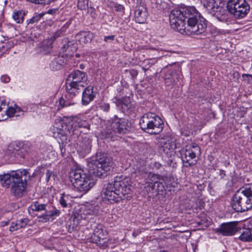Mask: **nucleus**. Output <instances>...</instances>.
<instances>
[{
    "label": "nucleus",
    "mask_w": 252,
    "mask_h": 252,
    "mask_svg": "<svg viewBox=\"0 0 252 252\" xmlns=\"http://www.w3.org/2000/svg\"><path fill=\"white\" fill-rule=\"evenodd\" d=\"M159 252H168L166 251H160Z\"/></svg>",
    "instance_id": "obj_55"
},
{
    "label": "nucleus",
    "mask_w": 252,
    "mask_h": 252,
    "mask_svg": "<svg viewBox=\"0 0 252 252\" xmlns=\"http://www.w3.org/2000/svg\"><path fill=\"white\" fill-rule=\"evenodd\" d=\"M0 80L3 83H8L10 81V79L8 76L5 75L1 76Z\"/></svg>",
    "instance_id": "obj_46"
},
{
    "label": "nucleus",
    "mask_w": 252,
    "mask_h": 252,
    "mask_svg": "<svg viewBox=\"0 0 252 252\" xmlns=\"http://www.w3.org/2000/svg\"><path fill=\"white\" fill-rule=\"evenodd\" d=\"M60 214V211L54 206L51 205H47V209H46L45 214L41 216L40 218H43L45 221L49 220L50 218H54L58 217Z\"/></svg>",
    "instance_id": "obj_25"
},
{
    "label": "nucleus",
    "mask_w": 252,
    "mask_h": 252,
    "mask_svg": "<svg viewBox=\"0 0 252 252\" xmlns=\"http://www.w3.org/2000/svg\"><path fill=\"white\" fill-rule=\"evenodd\" d=\"M148 16L146 7L136 6L134 13L135 20L136 23L143 24L145 22Z\"/></svg>",
    "instance_id": "obj_21"
},
{
    "label": "nucleus",
    "mask_w": 252,
    "mask_h": 252,
    "mask_svg": "<svg viewBox=\"0 0 252 252\" xmlns=\"http://www.w3.org/2000/svg\"><path fill=\"white\" fill-rule=\"evenodd\" d=\"M2 223H3V225H6L9 223V221H3Z\"/></svg>",
    "instance_id": "obj_54"
},
{
    "label": "nucleus",
    "mask_w": 252,
    "mask_h": 252,
    "mask_svg": "<svg viewBox=\"0 0 252 252\" xmlns=\"http://www.w3.org/2000/svg\"><path fill=\"white\" fill-rule=\"evenodd\" d=\"M20 171H12L10 174H4L0 175V182L3 187L8 188L10 184L13 182V179H15L17 176H15L14 173H20Z\"/></svg>",
    "instance_id": "obj_24"
},
{
    "label": "nucleus",
    "mask_w": 252,
    "mask_h": 252,
    "mask_svg": "<svg viewBox=\"0 0 252 252\" xmlns=\"http://www.w3.org/2000/svg\"><path fill=\"white\" fill-rule=\"evenodd\" d=\"M130 73L132 77H135L138 74V72L136 70L132 69L130 71Z\"/></svg>",
    "instance_id": "obj_51"
},
{
    "label": "nucleus",
    "mask_w": 252,
    "mask_h": 252,
    "mask_svg": "<svg viewBox=\"0 0 252 252\" xmlns=\"http://www.w3.org/2000/svg\"><path fill=\"white\" fill-rule=\"evenodd\" d=\"M67 92V94L65 96V99L61 98L59 101V105L62 108L68 107L76 103V102L73 98L75 95H73L68 92Z\"/></svg>",
    "instance_id": "obj_26"
},
{
    "label": "nucleus",
    "mask_w": 252,
    "mask_h": 252,
    "mask_svg": "<svg viewBox=\"0 0 252 252\" xmlns=\"http://www.w3.org/2000/svg\"><path fill=\"white\" fill-rule=\"evenodd\" d=\"M25 15V12L23 10H15L12 13V17L16 23L22 24L24 21Z\"/></svg>",
    "instance_id": "obj_30"
},
{
    "label": "nucleus",
    "mask_w": 252,
    "mask_h": 252,
    "mask_svg": "<svg viewBox=\"0 0 252 252\" xmlns=\"http://www.w3.org/2000/svg\"><path fill=\"white\" fill-rule=\"evenodd\" d=\"M226 8L229 13L235 18L241 19L248 14L250 6L246 0H229L227 3Z\"/></svg>",
    "instance_id": "obj_10"
},
{
    "label": "nucleus",
    "mask_w": 252,
    "mask_h": 252,
    "mask_svg": "<svg viewBox=\"0 0 252 252\" xmlns=\"http://www.w3.org/2000/svg\"><path fill=\"white\" fill-rule=\"evenodd\" d=\"M52 174V172L49 170H47L46 173V180L47 182H48L50 180L51 176Z\"/></svg>",
    "instance_id": "obj_47"
},
{
    "label": "nucleus",
    "mask_w": 252,
    "mask_h": 252,
    "mask_svg": "<svg viewBox=\"0 0 252 252\" xmlns=\"http://www.w3.org/2000/svg\"><path fill=\"white\" fill-rule=\"evenodd\" d=\"M44 15V13L35 14L32 18L26 21L27 24L28 25L30 24H33L36 22H37L43 17Z\"/></svg>",
    "instance_id": "obj_38"
},
{
    "label": "nucleus",
    "mask_w": 252,
    "mask_h": 252,
    "mask_svg": "<svg viewBox=\"0 0 252 252\" xmlns=\"http://www.w3.org/2000/svg\"><path fill=\"white\" fill-rule=\"evenodd\" d=\"M64 31L62 29H60L58 30L57 32H54L53 34L50 37V38L47 39V43L49 46L51 44H52L53 42L59 37L62 36L63 34ZM49 49H50V46H49Z\"/></svg>",
    "instance_id": "obj_35"
},
{
    "label": "nucleus",
    "mask_w": 252,
    "mask_h": 252,
    "mask_svg": "<svg viewBox=\"0 0 252 252\" xmlns=\"http://www.w3.org/2000/svg\"><path fill=\"white\" fill-rule=\"evenodd\" d=\"M64 63V59L62 57L55 58L50 64L51 69L53 70L60 69Z\"/></svg>",
    "instance_id": "obj_29"
},
{
    "label": "nucleus",
    "mask_w": 252,
    "mask_h": 252,
    "mask_svg": "<svg viewBox=\"0 0 252 252\" xmlns=\"http://www.w3.org/2000/svg\"><path fill=\"white\" fill-rule=\"evenodd\" d=\"M47 39L44 40L42 44L41 47V50L40 51L42 52L44 54H47L48 53H50L52 52V44H51L50 45V49L49 50V46L47 43Z\"/></svg>",
    "instance_id": "obj_37"
},
{
    "label": "nucleus",
    "mask_w": 252,
    "mask_h": 252,
    "mask_svg": "<svg viewBox=\"0 0 252 252\" xmlns=\"http://www.w3.org/2000/svg\"><path fill=\"white\" fill-rule=\"evenodd\" d=\"M129 182L130 180L127 177H115L113 183H107L104 185L101 191L102 198L111 204L118 203L125 195L130 193Z\"/></svg>",
    "instance_id": "obj_2"
},
{
    "label": "nucleus",
    "mask_w": 252,
    "mask_h": 252,
    "mask_svg": "<svg viewBox=\"0 0 252 252\" xmlns=\"http://www.w3.org/2000/svg\"><path fill=\"white\" fill-rule=\"evenodd\" d=\"M22 144L14 142L9 144L6 152V155L10 158H14L24 157L26 150L22 148Z\"/></svg>",
    "instance_id": "obj_15"
},
{
    "label": "nucleus",
    "mask_w": 252,
    "mask_h": 252,
    "mask_svg": "<svg viewBox=\"0 0 252 252\" xmlns=\"http://www.w3.org/2000/svg\"><path fill=\"white\" fill-rule=\"evenodd\" d=\"M94 37L93 33L90 31H81L75 37L76 40L82 45L90 42Z\"/></svg>",
    "instance_id": "obj_22"
},
{
    "label": "nucleus",
    "mask_w": 252,
    "mask_h": 252,
    "mask_svg": "<svg viewBox=\"0 0 252 252\" xmlns=\"http://www.w3.org/2000/svg\"><path fill=\"white\" fill-rule=\"evenodd\" d=\"M50 130L52 133V136L58 140L61 155L63 157L64 153L65 152L64 146L67 141L66 134L63 128L54 126L51 127Z\"/></svg>",
    "instance_id": "obj_14"
},
{
    "label": "nucleus",
    "mask_w": 252,
    "mask_h": 252,
    "mask_svg": "<svg viewBox=\"0 0 252 252\" xmlns=\"http://www.w3.org/2000/svg\"><path fill=\"white\" fill-rule=\"evenodd\" d=\"M29 221V220L27 218L18 220L12 223L9 227V230L10 231H14L20 228L25 227Z\"/></svg>",
    "instance_id": "obj_28"
},
{
    "label": "nucleus",
    "mask_w": 252,
    "mask_h": 252,
    "mask_svg": "<svg viewBox=\"0 0 252 252\" xmlns=\"http://www.w3.org/2000/svg\"><path fill=\"white\" fill-rule=\"evenodd\" d=\"M67 129L70 135L75 138L81 132L87 133L90 130V125L84 117L75 116L69 120Z\"/></svg>",
    "instance_id": "obj_11"
},
{
    "label": "nucleus",
    "mask_w": 252,
    "mask_h": 252,
    "mask_svg": "<svg viewBox=\"0 0 252 252\" xmlns=\"http://www.w3.org/2000/svg\"><path fill=\"white\" fill-rule=\"evenodd\" d=\"M93 175L85 173L80 168L72 169L69 172V180L73 186L81 191L85 192L94 187L95 181L92 177Z\"/></svg>",
    "instance_id": "obj_4"
},
{
    "label": "nucleus",
    "mask_w": 252,
    "mask_h": 252,
    "mask_svg": "<svg viewBox=\"0 0 252 252\" xmlns=\"http://www.w3.org/2000/svg\"><path fill=\"white\" fill-rule=\"evenodd\" d=\"M174 76L175 73L173 71L171 70H167L164 75L165 83L166 85L170 86L175 83Z\"/></svg>",
    "instance_id": "obj_32"
},
{
    "label": "nucleus",
    "mask_w": 252,
    "mask_h": 252,
    "mask_svg": "<svg viewBox=\"0 0 252 252\" xmlns=\"http://www.w3.org/2000/svg\"><path fill=\"white\" fill-rule=\"evenodd\" d=\"M160 151H162L168 158H171L175 155L174 150L169 149V148H160Z\"/></svg>",
    "instance_id": "obj_43"
},
{
    "label": "nucleus",
    "mask_w": 252,
    "mask_h": 252,
    "mask_svg": "<svg viewBox=\"0 0 252 252\" xmlns=\"http://www.w3.org/2000/svg\"><path fill=\"white\" fill-rule=\"evenodd\" d=\"M28 172L23 170L20 173H14L17 177L13 179V182L11 187V194L16 197H21L27 187V175Z\"/></svg>",
    "instance_id": "obj_12"
},
{
    "label": "nucleus",
    "mask_w": 252,
    "mask_h": 252,
    "mask_svg": "<svg viewBox=\"0 0 252 252\" xmlns=\"http://www.w3.org/2000/svg\"><path fill=\"white\" fill-rule=\"evenodd\" d=\"M80 66H80V68H82V67H83V65H82V64H80Z\"/></svg>",
    "instance_id": "obj_60"
},
{
    "label": "nucleus",
    "mask_w": 252,
    "mask_h": 252,
    "mask_svg": "<svg viewBox=\"0 0 252 252\" xmlns=\"http://www.w3.org/2000/svg\"><path fill=\"white\" fill-rule=\"evenodd\" d=\"M5 109H6L3 112V115H6L7 116L5 120L7 119L9 117H12L14 116H20V113L22 112L21 108L16 105H15L14 107H7L6 106Z\"/></svg>",
    "instance_id": "obj_27"
},
{
    "label": "nucleus",
    "mask_w": 252,
    "mask_h": 252,
    "mask_svg": "<svg viewBox=\"0 0 252 252\" xmlns=\"http://www.w3.org/2000/svg\"><path fill=\"white\" fill-rule=\"evenodd\" d=\"M92 139L87 136L82 138L78 145L77 152L83 157L90 153L92 148Z\"/></svg>",
    "instance_id": "obj_18"
},
{
    "label": "nucleus",
    "mask_w": 252,
    "mask_h": 252,
    "mask_svg": "<svg viewBox=\"0 0 252 252\" xmlns=\"http://www.w3.org/2000/svg\"><path fill=\"white\" fill-rule=\"evenodd\" d=\"M211 15L215 17L219 21L222 22H230L231 20L230 14L229 13L227 9L220 6L217 7L215 10H213Z\"/></svg>",
    "instance_id": "obj_17"
},
{
    "label": "nucleus",
    "mask_w": 252,
    "mask_h": 252,
    "mask_svg": "<svg viewBox=\"0 0 252 252\" xmlns=\"http://www.w3.org/2000/svg\"><path fill=\"white\" fill-rule=\"evenodd\" d=\"M87 8H88V12H90L91 13H93L95 10V9L92 6H90L89 8V7H87Z\"/></svg>",
    "instance_id": "obj_53"
},
{
    "label": "nucleus",
    "mask_w": 252,
    "mask_h": 252,
    "mask_svg": "<svg viewBox=\"0 0 252 252\" xmlns=\"http://www.w3.org/2000/svg\"><path fill=\"white\" fill-rule=\"evenodd\" d=\"M80 66H80V68H82V67H83V65H82V64H80Z\"/></svg>",
    "instance_id": "obj_58"
},
{
    "label": "nucleus",
    "mask_w": 252,
    "mask_h": 252,
    "mask_svg": "<svg viewBox=\"0 0 252 252\" xmlns=\"http://www.w3.org/2000/svg\"><path fill=\"white\" fill-rule=\"evenodd\" d=\"M58 12V9H57V8L49 9L47 11V13L52 14V15L55 14Z\"/></svg>",
    "instance_id": "obj_48"
},
{
    "label": "nucleus",
    "mask_w": 252,
    "mask_h": 252,
    "mask_svg": "<svg viewBox=\"0 0 252 252\" xmlns=\"http://www.w3.org/2000/svg\"><path fill=\"white\" fill-rule=\"evenodd\" d=\"M156 51L158 52L157 56L158 57H162L164 56V52L161 49L158 48L157 49H156Z\"/></svg>",
    "instance_id": "obj_49"
},
{
    "label": "nucleus",
    "mask_w": 252,
    "mask_h": 252,
    "mask_svg": "<svg viewBox=\"0 0 252 252\" xmlns=\"http://www.w3.org/2000/svg\"><path fill=\"white\" fill-rule=\"evenodd\" d=\"M71 201L70 196L64 193L62 194L59 200L60 204L63 207H67L68 205H70Z\"/></svg>",
    "instance_id": "obj_36"
},
{
    "label": "nucleus",
    "mask_w": 252,
    "mask_h": 252,
    "mask_svg": "<svg viewBox=\"0 0 252 252\" xmlns=\"http://www.w3.org/2000/svg\"><path fill=\"white\" fill-rule=\"evenodd\" d=\"M165 184L169 187H175L177 186V183L174 181L172 177L167 178L165 181L160 175L150 173L146 179L144 188L148 192H159L165 190Z\"/></svg>",
    "instance_id": "obj_6"
},
{
    "label": "nucleus",
    "mask_w": 252,
    "mask_h": 252,
    "mask_svg": "<svg viewBox=\"0 0 252 252\" xmlns=\"http://www.w3.org/2000/svg\"><path fill=\"white\" fill-rule=\"evenodd\" d=\"M239 239L243 242H252V234L249 229L244 230L239 236Z\"/></svg>",
    "instance_id": "obj_33"
},
{
    "label": "nucleus",
    "mask_w": 252,
    "mask_h": 252,
    "mask_svg": "<svg viewBox=\"0 0 252 252\" xmlns=\"http://www.w3.org/2000/svg\"><path fill=\"white\" fill-rule=\"evenodd\" d=\"M117 11H122L124 10V6L122 5L119 4L115 6Z\"/></svg>",
    "instance_id": "obj_52"
},
{
    "label": "nucleus",
    "mask_w": 252,
    "mask_h": 252,
    "mask_svg": "<svg viewBox=\"0 0 252 252\" xmlns=\"http://www.w3.org/2000/svg\"><path fill=\"white\" fill-rule=\"evenodd\" d=\"M244 189H245V191L248 194V196L250 197V199L252 200V184L249 187H244Z\"/></svg>",
    "instance_id": "obj_44"
},
{
    "label": "nucleus",
    "mask_w": 252,
    "mask_h": 252,
    "mask_svg": "<svg viewBox=\"0 0 252 252\" xmlns=\"http://www.w3.org/2000/svg\"><path fill=\"white\" fill-rule=\"evenodd\" d=\"M106 232L102 228L101 225H98L94 231V233L91 236L92 242L100 244L103 245L106 242Z\"/></svg>",
    "instance_id": "obj_19"
},
{
    "label": "nucleus",
    "mask_w": 252,
    "mask_h": 252,
    "mask_svg": "<svg viewBox=\"0 0 252 252\" xmlns=\"http://www.w3.org/2000/svg\"><path fill=\"white\" fill-rule=\"evenodd\" d=\"M161 141V147L160 148H169V149L175 150L176 148L175 143L172 139L169 136H166Z\"/></svg>",
    "instance_id": "obj_31"
},
{
    "label": "nucleus",
    "mask_w": 252,
    "mask_h": 252,
    "mask_svg": "<svg viewBox=\"0 0 252 252\" xmlns=\"http://www.w3.org/2000/svg\"><path fill=\"white\" fill-rule=\"evenodd\" d=\"M115 35H110L108 36H106L104 38V40L105 42L110 43L115 39Z\"/></svg>",
    "instance_id": "obj_45"
},
{
    "label": "nucleus",
    "mask_w": 252,
    "mask_h": 252,
    "mask_svg": "<svg viewBox=\"0 0 252 252\" xmlns=\"http://www.w3.org/2000/svg\"><path fill=\"white\" fill-rule=\"evenodd\" d=\"M110 126L104 131L105 138H112L117 133L126 134L128 132L131 128V123L125 118H118L115 116L110 121Z\"/></svg>",
    "instance_id": "obj_8"
},
{
    "label": "nucleus",
    "mask_w": 252,
    "mask_h": 252,
    "mask_svg": "<svg viewBox=\"0 0 252 252\" xmlns=\"http://www.w3.org/2000/svg\"><path fill=\"white\" fill-rule=\"evenodd\" d=\"M140 128L151 134H158L163 130L164 124L162 119L153 113L145 114L139 121Z\"/></svg>",
    "instance_id": "obj_5"
},
{
    "label": "nucleus",
    "mask_w": 252,
    "mask_h": 252,
    "mask_svg": "<svg viewBox=\"0 0 252 252\" xmlns=\"http://www.w3.org/2000/svg\"><path fill=\"white\" fill-rule=\"evenodd\" d=\"M137 6L146 7L144 0H137Z\"/></svg>",
    "instance_id": "obj_50"
},
{
    "label": "nucleus",
    "mask_w": 252,
    "mask_h": 252,
    "mask_svg": "<svg viewBox=\"0 0 252 252\" xmlns=\"http://www.w3.org/2000/svg\"><path fill=\"white\" fill-rule=\"evenodd\" d=\"M80 66H80V68H82V67H83V65H82V64H80Z\"/></svg>",
    "instance_id": "obj_59"
},
{
    "label": "nucleus",
    "mask_w": 252,
    "mask_h": 252,
    "mask_svg": "<svg viewBox=\"0 0 252 252\" xmlns=\"http://www.w3.org/2000/svg\"><path fill=\"white\" fill-rule=\"evenodd\" d=\"M204 5L209 10V13L211 14L213 10H215L217 7L220 6L216 3L215 0H205Z\"/></svg>",
    "instance_id": "obj_34"
},
{
    "label": "nucleus",
    "mask_w": 252,
    "mask_h": 252,
    "mask_svg": "<svg viewBox=\"0 0 252 252\" xmlns=\"http://www.w3.org/2000/svg\"><path fill=\"white\" fill-rule=\"evenodd\" d=\"M231 205L237 212H244L252 208V202L244 187L239 189L234 194Z\"/></svg>",
    "instance_id": "obj_9"
},
{
    "label": "nucleus",
    "mask_w": 252,
    "mask_h": 252,
    "mask_svg": "<svg viewBox=\"0 0 252 252\" xmlns=\"http://www.w3.org/2000/svg\"><path fill=\"white\" fill-rule=\"evenodd\" d=\"M98 108L104 112H108L110 110V105L108 103L101 101L98 103Z\"/></svg>",
    "instance_id": "obj_42"
},
{
    "label": "nucleus",
    "mask_w": 252,
    "mask_h": 252,
    "mask_svg": "<svg viewBox=\"0 0 252 252\" xmlns=\"http://www.w3.org/2000/svg\"><path fill=\"white\" fill-rule=\"evenodd\" d=\"M169 19L171 28L182 34H201L207 28V21L198 16L192 7H183L173 9Z\"/></svg>",
    "instance_id": "obj_1"
},
{
    "label": "nucleus",
    "mask_w": 252,
    "mask_h": 252,
    "mask_svg": "<svg viewBox=\"0 0 252 252\" xmlns=\"http://www.w3.org/2000/svg\"><path fill=\"white\" fill-rule=\"evenodd\" d=\"M114 102L116 103L118 108L124 113L132 111L133 110L134 105L129 97H124L122 99L116 97L115 101Z\"/></svg>",
    "instance_id": "obj_20"
},
{
    "label": "nucleus",
    "mask_w": 252,
    "mask_h": 252,
    "mask_svg": "<svg viewBox=\"0 0 252 252\" xmlns=\"http://www.w3.org/2000/svg\"><path fill=\"white\" fill-rule=\"evenodd\" d=\"M96 93L93 86H89L85 89L82 94V101L84 105H87L95 97Z\"/></svg>",
    "instance_id": "obj_23"
},
{
    "label": "nucleus",
    "mask_w": 252,
    "mask_h": 252,
    "mask_svg": "<svg viewBox=\"0 0 252 252\" xmlns=\"http://www.w3.org/2000/svg\"><path fill=\"white\" fill-rule=\"evenodd\" d=\"M47 204H39L37 202H36L32 205V210L35 211H46L47 209Z\"/></svg>",
    "instance_id": "obj_39"
},
{
    "label": "nucleus",
    "mask_w": 252,
    "mask_h": 252,
    "mask_svg": "<svg viewBox=\"0 0 252 252\" xmlns=\"http://www.w3.org/2000/svg\"><path fill=\"white\" fill-rule=\"evenodd\" d=\"M201 154L200 149L196 143L187 145L182 155V159L186 167L192 166L197 162L196 156Z\"/></svg>",
    "instance_id": "obj_13"
},
{
    "label": "nucleus",
    "mask_w": 252,
    "mask_h": 252,
    "mask_svg": "<svg viewBox=\"0 0 252 252\" xmlns=\"http://www.w3.org/2000/svg\"><path fill=\"white\" fill-rule=\"evenodd\" d=\"M237 225V221L223 223L219 228H216V232L225 236L234 235L238 230Z\"/></svg>",
    "instance_id": "obj_16"
},
{
    "label": "nucleus",
    "mask_w": 252,
    "mask_h": 252,
    "mask_svg": "<svg viewBox=\"0 0 252 252\" xmlns=\"http://www.w3.org/2000/svg\"><path fill=\"white\" fill-rule=\"evenodd\" d=\"M87 74L79 70L72 71L69 75L66 84V91L76 95L79 90L84 88L88 84Z\"/></svg>",
    "instance_id": "obj_7"
},
{
    "label": "nucleus",
    "mask_w": 252,
    "mask_h": 252,
    "mask_svg": "<svg viewBox=\"0 0 252 252\" xmlns=\"http://www.w3.org/2000/svg\"><path fill=\"white\" fill-rule=\"evenodd\" d=\"M112 165L113 161L107 154L97 153L94 157L88 161V172L94 176L101 178L110 171Z\"/></svg>",
    "instance_id": "obj_3"
},
{
    "label": "nucleus",
    "mask_w": 252,
    "mask_h": 252,
    "mask_svg": "<svg viewBox=\"0 0 252 252\" xmlns=\"http://www.w3.org/2000/svg\"><path fill=\"white\" fill-rule=\"evenodd\" d=\"M6 104L4 101L0 99V121L5 120L7 117L6 115H3L2 109L6 108Z\"/></svg>",
    "instance_id": "obj_40"
},
{
    "label": "nucleus",
    "mask_w": 252,
    "mask_h": 252,
    "mask_svg": "<svg viewBox=\"0 0 252 252\" xmlns=\"http://www.w3.org/2000/svg\"><path fill=\"white\" fill-rule=\"evenodd\" d=\"M70 43V42H68V47L69 46V44Z\"/></svg>",
    "instance_id": "obj_56"
},
{
    "label": "nucleus",
    "mask_w": 252,
    "mask_h": 252,
    "mask_svg": "<svg viewBox=\"0 0 252 252\" xmlns=\"http://www.w3.org/2000/svg\"><path fill=\"white\" fill-rule=\"evenodd\" d=\"M76 56L77 57H79V55H78V54H76Z\"/></svg>",
    "instance_id": "obj_57"
},
{
    "label": "nucleus",
    "mask_w": 252,
    "mask_h": 252,
    "mask_svg": "<svg viewBox=\"0 0 252 252\" xmlns=\"http://www.w3.org/2000/svg\"><path fill=\"white\" fill-rule=\"evenodd\" d=\"M89 0H78L77 7L80 10H85L88 7Z\"/></svg>",
    "instance_id": "obj_41"
}]
</instances>
